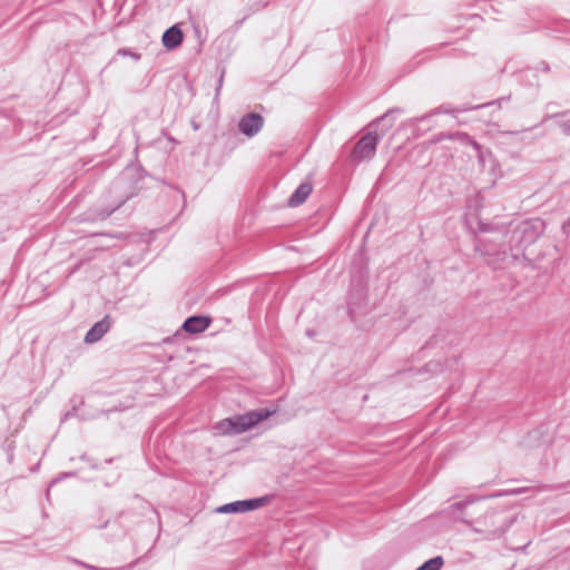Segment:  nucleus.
I'll return each mask as SVG.
<instances>
[{"label": "nucleus", "mask_w": 570, "mask_h": 570, "mask_svg": "<svg viewBox=\"0 0 570 570\" xmlns=\"http://www.w3.org/2000/svg\"><path fill=\"white\" fill-rule=\"evenodd\" d=\"M537 69L542 70L543 72H549L550 71V66H549L548 62L541 61V62L538 63Z\"/></svg>", "instance_id": "412c9836"}, {"label": "nucleus", "mask_w": 570, "mask_h": 570, "mask_svg": "<svg viewBox=\"0 0 570 570\" xmlns=\"http://www.w3.org/2000/svg\"><path fill=\"white\" fill-rule=\"evenodd\" d=\"M184 39V35L178 24H174L165 30L161 37L163 46L168 50L178 48Z\"/></svg>", "instance_id": "9b49d317"}, {"label": "nucleus", "mask_w": 570, "mask_h": 570, "mask_svg": "<svg viewBox=\"0 0 570 570\" xmlns=\"http://www.w3.org/2000/svg\"><path fill=\"white\" fill-rule=\"evenodd\" d=\"M266 498H258L253 500H243L227 503L216 508L217 513H242L264 507L267 503Z\"/></svg>", "instance_id": "423d86ee"}, {"label": "nucleus", "mask_w": 570, "mask_h": 570, "mask_svg": "<svg viewBox=\"0 0 570 570\" xmlns=\"http://www.w3.org/2000/svg\"><path fill=\"white\" fill-rule=\"evenodd\" d=\"M558 125L564 135L570 136V119L564 120V121H559Z\"/></svg>", "instance_id": "6ab92c4d"}, {"label": "nucleus", "mask_w": 570, "mask_h": 570, "mask_svg": "<svg viewBox=\"0 0 570 570\" xmlns=\"http://www.w3.org/2000/svg\"><path fill=\"white\" fill-rule=\"evenodd\" d=\"M264 126V118L256 112H248L244 115L238 121V130L247 136H256Z\"/></svg>", "instance_id": "0eeeda50"}, {"label": "nucleus", "mask_w": 570, "mask_h": 570, "mask_svg": "<svg viewBox=\"0 0 570 570\" xmlns=\"http://www.w3.org/2000/svg\"><path fill=\"white\" fill-rule=\"evenodd\" d=\"M366 297L365 286L360 283L358 287L355 291H352L348 296V313L352 315L354 313V306L360 305Z\"/></svg>", "instance_id": "2eb2a0df"}, {"label": "nucleus", "mask_w": 570, "mask_h": 570, "mask_svg": "<svg viewBox=\"0 0 570 570\" xmlns=\"http://www.w3.org/2000/svg\"><path fill=\"white\" fill-rule=\"evenodd\" d=\"M550 428L548 425H541L540 428L529 432L528 443L537 441L538 445H546L551 443V436L549 435Z\"/></svg>", "instance_id": "4468645a"}, {"label": "nucleus", "mask_w": 570, "mask_h": 570, "mask_svg": "<svg viewBox=\"0 0 570 570\" xmlns=\"http://www.w3.org/2000/svg\"><path fill=\"white\" fill-rule=\"evenodd\" d=\"M480 230H481V232H487V228H485L483 225H481V226H480Z\"/></svg>", "instance_id": "a878e982"}, {"label": "nucleus", "mask_w": 570, "mask_h": 570, "mask_svg": "<svg viewBox=\"0 0 570 570\" xmlns=\"http://www.w3.org/2000/svg\"><path fill=\"white\" fill-rule=\"evenodd\" d=\"M446 139L455 140L463 146H471L479 155H481V145L470 135L463 131L448 132Z\"/></svg>", "instance_id": "ddd939ff"}, {"label": "nucleus", "mask_w": 570, "mask_h": 570, "mask_svg": "<svg viewBox=\"0 0 570 570\" xmlns=\"http://www.w3.org/2000/svg\"><path fill=\"white\" fill-rule=\"evenodd\" d=\"M443 566V560L441 557H436L426 561L423 566L417 568L416 570H440Z\"/></svg>", "instance_id": "dca6fc26"}, {"label": "nucleus", "mask_w": 570, "mask_h": 570, "mask_svg": "<svg viewBox=\"0 0 570 570\" xmlns=\"http://www.w3.org/2000/svg\"><path fill=\"white\" fill-rule=\"evenodd\" d=\"M78 268H79V264H78V265H76V266L71 269L70 274H73Z\"/></svg>", "instance_id": "393cba45"}, {"label": "nucleus", "mask_w": 570, "mask_h": 570, "mask_svg": "<svg viewBox=\"0 0 570 570\" xmlns=\"http://www.w3.org/2000/svg\"><path fill=\"white\" fill-rule=\"evenodd\" d=\"M313 186L311 183H302L288 198V206L297 207L302 205L311 195Z\"/></svg>", "instance_id": "f8f14e48"}, {"label": "nucleus", "mask_w": 570, "mask_h": 570, "mask_svg": "<svg viewBox=\"0 0 570 570\" xmlns=\"http://www.w3.org/2000/svg\"><path fill=\"white\" fill-rule=\"evenodd\" d=\"M119 56H122V57H131L134 58L135 60H139L140 59V55L139 53H136L134 51H131L130 49L128 48H121L118 50L117 52Z\"/></svg>", "instance_id": "f3484780"}, {"label": "nucleus", "mask_w": 570, "mask_h": 570, "mask_svg": "<svg viewBox=\"0 0 570 570\" xmlns=\"http://www.w3.org/2000/svg\"><path fill=\"white\" fill-rule=\"evenodd\" d=\"M446 136L448 134H439L438 136H435V138L433 139L434 142H440L442 140H445L446 139Z\"/></svg>", "instance_id": "5701e85b"}, {"label": "nucleus", "mask_w": 570, "mask_h": 570, "mask_svg": "<svg viewBox=\"0 0 570 570\" xmlns=\"http://www.w3.org/2000/svg\"><path fill=\"white\" fill-rule=\"evenodd\" d=\"M76 415H77V407H76V405H73L69 411H67L63 414V416L61 417V422H65L69 417H72V416H76Z\"/></svg>", "instance_id": "aec40b11"}, {"label": "nucleus", "mask_w": 570, "mask_h": 570, "mask_svg": "<svg viewBox=\"0 0 570 570\" xmlns=\"http://www.w3.org/2000/svg\"><path fill=\"white\" fill-rule=\"evenodd\" d=\"M474 249L475 252L480 253V255L484 258L485 263L493 269H498L501 267L500 263L504 258L505 252L488 248L487 244L482 239H478L475 242Z\"/></svg>", "instance_id": "6e6552de"}, {"label": "nucleus", "mask_w": 570, "mask_h": 570, "mask_svg": "<svg viewBox=\"0 0 570 570\" xmlns=\"http://www.w3.org/2000/svg\"><path fill=\"white\" fill-rule=\"evenodd\" d=\"M132 171L142 173L144 169L135 166L127 167L121 175L114 180L110 187V193L117 195V199L106 207L96 210L95 219L105 220L110 217L117 209H119L127 200L137 195L139 187L138 180L142 177L139 175L135 180L131 175Z\"/></svg>", "instance_id": "f257e3e1"}, {"label": "nucleus", "mask_w": 570, "mask_h": 570, "mask_svg": "<svg viewBox=\"0 0 570 570\" xmlns=\"http://www.w3.org/2000/svg\"><path fill=\"white\" fill-rule=\"evenodd\" d=\"M538 125L533 126V127H530V128H527V129H523L521 131L519 130H508V131H504L503 135H508V136H512V137H518L520 136L522 132H527V131H530L532 130L533 128H537Z\"/></svg>", "instance_id": "a211bd4d"}, {"label": "nucleus", "mask_w": 570, "mask_h": 570, "mask_svg": "<svg viewBox=\"0 0 570 570\" xmlns=\"http://www.w3.org/2000/svg\"><path fill=\"white\" fill-rule=\"evenodd\" d=\"M504 100V98H501V99H498V100H494V101H491V102H487V104H481V105H476V106H472V105H464L462 107H456L454 109H446L445 107L443 106H440L433 110H431L430 112L428 114H424L422 116H419V117H414V118H411L406 121L407 126L412 127L413 129H415L420 124H423V122H431L432 118L435 116V115H440V114H453V115H458V114H461V112H465V111H470V110H474V109H480V108H485V107H490V106H494V105H498V108L501 107V101Z\"/></svg>", "instance_id": "39448f33"}, {"label": "nucleus", "mask_w": 570, "mask_h": 570, "mask_svg": "<svg viewBox=\"0 0 570 570\" xmlns=\"http://www.w3.org/2000/svg\"><path fill=\"white\" fill-rule=\"evenodd\" d=\"M567 112H560V114H554V115H547L543 117L542 121L541 122H546L548 121L549 119L551 118H554V117H558V116H564Z\"/></svg>", "instance_id": "4be33fe9"}, {"label": "nucleus", "mask_w": 570, "mask_h": 570, "mask_svg": "<svg viewBox=\"0 0 570 570\" xmlns=\"http://www.w3.org/2000/svg\"><path fill=\"white\" fill-rule=\"evenodd\" d=\"M222 82H223V75H222V76H220V78H219L218 87H217V89H216V91H217V92L219 91V89H220V87H222Z\"/></svg>", "instance_id": "b1692460"}, {"label": "nucleus", "mask_w": 570, "mask_h": 570, "mask_svg": "<svg viewBox=\"0 0 570 570\" xmlns=\"http://www.w3.org/2000/svg\"><path fill=\"white\" fill-rule=\"evenodd\" d=\"M544 223L541 219L521 222L512 230L510 242L517 249H525L543 233Z\"/></svg>", "instance_id": "20e7f679"}, {"label": "nucleus", "mask_w": 570, "mask_h": 570, "mask_svg": "<svg viewBox=\"0 0 570 570\" xmlns=\"http://www.w3.org/2000/svg\"><path fill=\"white\" fill-rule=\"evenodd\" d=\"M401 111L402 110L400 108H392L387 110L383 116L377 118L379 122H386L385 130H383L382 134H377L376 131H368L362 136L351 153L353 163L360 164L362 161L371 160L374 157L377 145L383 138L384 132L393 126L394 114H399Z\"/></svg>", "instance_id": "f03ea898"}, {"label": "nucleus", "mask_w": 570, "mask_h": 570, "mask_svg": "<svg viewBox=\"0 0 570 570\" xmlns=\"http://www.w3.org/2000/svg\"><path fill=\"white\" fill-rule=\"evenodd\" d=\"M110 328V316L106 315L102 320L95 323L90 330L85 335V343L92 344L102 338V336L109 331Z\"/></svg>", "instance_id": "9d476101"}, {"label": "nucleus", "mask_w": 570, "mask_h": 570, "mask_svg": "<svg viewBox=\"0 0 570 570\" xmlns=\"http://www.w3.org/2000/svg\"><path fill=\"white\" fill-rule=\"evenodd\" d=\"M273 413L274 411H269L267 409H257L244 414L224 419L215 424L214 430L218 435L239 434L268 419Z\"/></svg>", "instance_id": "7ed1b4c3"}, {"label": "nucleus", "mask_w": 570, "mask_h": 570, "mask_svg": "<svg viewBox=\"0 0 570 570\" xmlns=\"http://www.w3.org/2000/svg\"><path fill=\"white\" fill-rule=\"evenodd\" d=\"M210 323L212 320L207 316L193 315L184 321L181 330L188 334H199L206 331L209 327Z\"/></svg>", "instance_id": "1a4fd4ad"}]
</instances>
